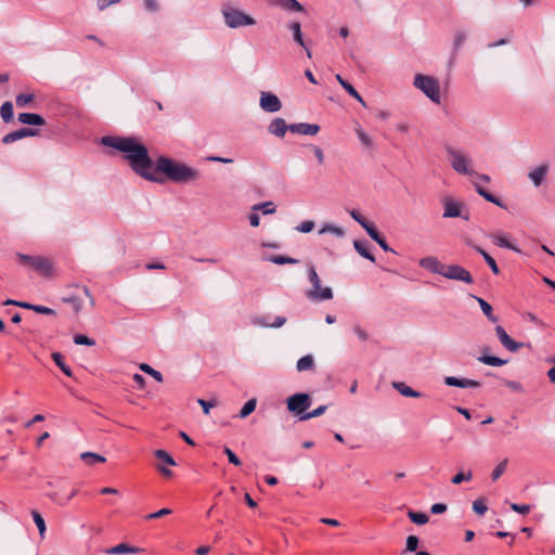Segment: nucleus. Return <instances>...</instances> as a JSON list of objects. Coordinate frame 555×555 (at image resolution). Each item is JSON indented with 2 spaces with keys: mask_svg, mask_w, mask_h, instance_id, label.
I'll use <instances>...</instances> for the list:
<instances>
[{
  "mask_svg": "<svg viewBox=\"0 0 555 555\" xmlns=\"http://www.w3.org/2000/svg\"><path fill=\"white\" fill-rule=\"evenodd\" d=\"M80 459L87 464V465H94L96 463H104L106 459L98 453L94 452H82L80 454Z\"/></svg>",
  "mask_w": 555,
  "mask_h": 555,
  "instance_id": "29",
  "label": "nucleus"
},
{
  "mask_svg": "<svg viewBox=\"0 0 555 555\" xmlns=\"http://www.w3.org/2000/svg\"><path fill=\"white\" fill-rule=\"evenodd\" d=\"M101 144L120 152L134 173L142 179L163 183L165 179L177 184L197 181L199 170L177 159L159 156L154 163L145 144L137 137L106 135Z\"/></svg>",
  "mask_w": 555,
  "mask_h": 555,
  "instance_id": "1",
  "label": "nucleus"
},
{
  "mask_svg": "<svg viewBox=\"0 0 555 555\" xmlns=\"http://www.w3.org/2000/svg\"><path fill=\"white\" fill-rule=\"evenodd\" d=\"M352 332L361 341H366L370 337L367 331L360 324H353Z\"/></svg>",
  "mask_w": 555,
  "mask_h": 555,
  "instance_id": "52",
  "label": "nucleus"
},
{
  "mask_svg": "<svg viewBox=\"0 0 555 555\" xmlns=\"http://www.w3.org/2000/svg\"><path fill=\"white\" fill-rule=\"evenodd\" d=\"M367 235L373 240L375 241L379 246L380 248L384 250V251H387V253H392L395 254L396 251L387 244V242L385 241V238L383 236H380L379 232L376 230L375 227H373L372 229H367Z\"/></svg>",
  "mask_w": 555,
  "mask_h": 555,
  "instance_id": "22",
  "label": "nucleus"
},
{
  "mask_svg": "<svg viewBox=\"0 0 555 555\" xmlns=\"http://www.w3.org/2000/svg\"><path fill=\"white\" fill-rule=\"evenodd\" d=\"M34 93H21L16 96L15 101L17 107H26L34 101Z\"/></svg>",
  "mask_w": 555,
  "mask_h": 555,
  "instance_id": "44",
  "label": "nucleus"
},
{
  "mask_svg": "<svg viewBox=\"0 0 555 555\" xmlns=\"http://www.w3.org/2000/svg\"><path fill=\"white\" fill-rule=\"evenodd\" d=\"M391 386L403 397L421 398L422 393L412 389L403 382H392Z\"/></svg>",
  "mask_w": 555,
  "mask_h": 555,
  "instance_id": "20",
  "label": "nucleus"
},
{
  "mask_svg": "<svg viewBox=\"0 0 555 555\" xmlns=\"http://www.w3.org/2000/svg\"><path fill=\"white\" fill-rule=\"evenodd\" d=\"M335 78L350 96H352L359 103H361L363 106H365V102H364L363 98L359 94V92L353 88L352 85H350L348 81H346L339 74H337L335 76Z\"/></svg>",
  "mask_w": 555,
  "mask_h": 555,
  "instance_id": "21",
  "label": "nucleus"
},
{
  "mask_svg": "<svg viewBox=\"0 0 555 555\" xmlns=\"http://www.w3.org/2000/svg\"><path fill=\"white\" fill-rule=\"evenodd\" d=\"M511 508L516 512V513H519V514H527L529 513L530 511V505H527V504H517V503H512L511 504Z\"/></svg>",
  "mask_w": 555,
  "mask_h": 555,
  "instance_id": "59",
  "label": "nucleus"
},
{
  "mask_svg": "<svg viewBox=\"0 0 555 555\" xmlns=\"http://www.w3.org/2000/svg\"><path fill=\"white\" fill-rule=\"evenodd\" d=\"M351 218L357 221L366 232L367 229H372L374 227L373 223L369 222L359 211L352 209L349 211Z\"/></svg>",
  "mask_w": 555,
  "mask_h": 555,
  "instance_id": "39",
  "label": "nucleus"
},
{
  "mask_svg": "<svg viewBox=\"0 0 555 555\" xmlns=\"http://www.w3.org/2000/svg\"><path fill=\"white\" fill-rule=\"evenodd\" d=\"M550 169L551 165L547 162L530 168L527 176L534 188H539L543 184L547 178Z\"/></svg>",
  "mask_w": 555,
  "mask_h": 555,
  "instance_id": "11",
  "label": "nucleus"
},
{
  "mask_svg": "<svg viewBox=\"0 0 555 555\" xmlns=\"http://www.w3.org/2000/svg\"><path fill=\"white\" fill-rule=\"evenodd\" d=\"M259 106L263 112L273 114L282 109V102L276 94L261 91L259 94Z\"/></svg>",
  "mask_w": 555,
  "mask_h": 555,
  "instance_id": "10",
  "label": "nucleus"
},
{
  "mask_svg": "<svg viewBox=\"0 0 555 555\" xmlns=\"http://www.w3.org/2000/svg\"><path fill=\"white\" fill-rule=\"evenodd\" d=\"M223 452L227 454L228 460L231 464L235 466L241 465V460L236 456V454L228 447H224Z\"/></svg>",
  "mask_w": 555,
  "mask_h": 555,
  "instance_id": "58",
  "label": "nucleus"
},
{
  "mask_svg": "<svg viewBox=\"0 0 555 555\" xmlns=\"http://www.w3.org/2000/svg\"><path fill=\"white\" fill-rule=\"evenodd\" d=\"M253 211H262L263 215H273L276 211V206L273 202L268 201L259 204H255L251 207Z\"/></svg>",
  "mask_w": 555,
  "mask_h": 555,
  "instance_id": "31",
  "label": "nucleus"
},
{
  "mask_svg": "<svg viewBox=\"0 0 555 555\" xmlns=\"http://www.w3.org/2000/svg\"><path fill=\"white\" fill-rule=\"evenodd\" d=\"M468 33L464 29H459L453 35V50L457 51L462 48L464 42L467 40Z\"/></svg>",
  "mask_w": 555,
  "mask_h": 555,
  "instance_id": "35",
  "label": "nucleus"
},
{
  "mask_svg": "<svg viewBox=\"0 0 555 555\" xmlns=\"http://www.w3.org/2000/svg\"><path fill=\"white\" fill-rule=\"evenodd\" d=\"M326 233L333 234L337 237H343L345 235V231L343 228L332 224V223H326L319 230V234H326Z\"/></svg>",
  "mask_w": 555,
  "mask_h": 555,
  "instance_id": "33",
  "label": "nucleus"
},
{
  "mask_svg": "<svg viewBox=\"0 0 555 555\" xmlns=\"http://www.w3.org/2000/svg\"><path fill=\"white\" fill-rule=\"evenodd\" d=\"M287 130H289V125L281 117L274 118L268 126L269 133L278 138H283Z\"/></svg>",
  "mask_w": 555,
  "mask_h": 555,
  "instance_id": "18",
  "label": "nucleus"
},
{
  "mask_svg": "<svg viewBox=\"0 0 555 555\" xmlns=\"http://www.w3.org/2000/svg\"><path fill=\"white\" fill-rule=\"evenodd\" d=\"M495 333L500 340V343L503 345L504 348H506L511 352H516L522 344L514 341L503 326L496 325L495 326Z\"/></svg>",
  "mask_w": 555,
  "mask_h": 555,
  "instance_id": "14",
  "label": "nucleus"
},
{
  "mask_svg": "<svg viewBox=\"0 0 555 555\" xmlns=\"http://www.w3.org/2000/svg\"><path fill=\"white\" fill-rule=\"evenodd\" d=\"M76 494H77V490L73 489L72 491H69L68 494L53 492V493L49 494V496L53 502L63 506V505H66Z\"/></svg>",
  "mask_w": 555,
  "mask_h": 555,
  "instance_id": "25",
  "label": "nucleus"
},
{
  "mask_svg": "<svg viewBox=\"0 0 555 555\" xmlns=\"http://www.w3.org/2000/svg\"><path fill=\"white\" fill-rule=\"evenodd\" d=\"M0 115L4 122L13 120V104L10 101H7L1 105Z\"/></svg>",
  "mask_w": 555,
  "mask_h": 555,
  "instance_id": "36",
  "label": "nucleus"
},
{
  "mask_svg": "<svg viewBox=\"0 0 555 555\" xmlns=\"http://www.w3.org/2000/svg\"><path fill=\"white\" fill-rule=\"evenodd\" d=\"M143 1H144L145 9L149 12L154 13L159 10V4H158L157 0H143Z\"/></svg>",
  "mask_w": 555,
  "mask_h": 555,
  "instance_id": "64",
  "label": "nucleus"
},
{
  "mask_svg": "<svg viewBox=\"0 0 555 555\" xmlns=\"http://www.w3.org/2000/svg\"><path fill=\"white\" fill-rule=\"evenodd\" d=\"M443 218H463L469 220L470 215L464 203L448 197L443 201Z\"/></svg>",
  "mask_w": 555,
  "mask_h": 555,
  "instance_id": "7",
  "label": "nucleus"
},
{
  "mask_svg": "<svg viewBox=\"0 0 555 555\" xmlns=\"http://www.w3.org/2000/svg\"><path fill=\"white\" fill-rule=\"evenodd\" d=\"M507 463L508 460L504 459L494 467V469L491 473V479L493 481L498 480L505 473L507 468Z\"/></svg>",
  "mask_w": 555,
  "mask_h": 555,
  "instance_id": "41",
  "label": "nucleus"
},
{
  "mask_svg": "<svg viewBox=\"0 0 555 555\" xmlns=\"http://www.w3.org/2000/svg\"><path fill=\"white\" fill-rule=\"evenodd\" d=\"M169 514H171V509H169V508H162V509H159V511H157L155 513L149 514L146 516V519H156V518H160L163 516H167Z\"/></svg>",
  "mask_w": 555,
  "mask_h": 555,
  "instance_id": "61",
  "label": "nucleus"
},
{
  "mask_svg": "<svg viewBox=\"0 0 555 555\" xmlns=\"http://www.w3.org/2000/svg\"><path fill=\"white\" fill-rule=\"evenodd\" d=\"M286 403L287 410L300 421V415H305L311 405V398L308 393L298 392L288 397Z\"/></svg>",
  "mask_w": 555,
  "mask_h": 555,
  "instance_id": "6",
  "label": "nucleus"
},
{
  "mask_svg": "<svg viewBox=\"0 0 555 555\" xmlns=\"http://www.w3.org/2000/svg\"><path fill=\"white\" fill-rule=\"evenodd\" d=\"M281 4L289 11L301 12L304 7L297 0H282Z\"/></svg>",
  "mask_w": 555,
  "mask_h": 555,
  "instance_id": "50",
  "label": "nucleus"
},
{
  "mask_svg": "<svg viewBox=\"0 0 555 555\" xmlns=\"http://www.w3.org/2000/svg\"><path fill=\"white\" fill-rule=\"evenodd\" d=\"M418 538L416 535H409L406 538V552H415L418 546Z\"/></svg>",
  "mask_w": 555,
  "mask_h": 555,
  "instance_id": "57",
  "label": "nucleus"
},
{
  "mask_svg": "<svg viewBox=\"0 0 555 555\" xmlns=\"http://www.w3.org/2000/svg\"><path fill=\"white\" fill-rule=\"evenodd\" d=\"M473 478V474L470 470H468L467 473H457L456 475L453 476V478L451 479V482L453 485H460L461 482L463 481H469L472 480Z\"/></svg>",
  "mask_w": 555,
  "mask_h": 555,
  "instance_id": "53",
  "label": "nucleus"
},
{
  "mask_svg": "<svg viewBox=\"0 0 555 555\" xmlns=\"http://www.w3.org/2000/svg\"><path fill=\"white\" fill-rule=\"evenodd\" d=\"M356 133H357L358 139L360 140V142L363 145H365L367 147L372 146V144H373L372 139L361 128H358L356 130Z\"/></svg>",
  "mask_w": 555,
  "mask_h": 555,
  "instance_id": "55",
  "label": "nucleus"
},
{
  "mask_svg": "<svg viewBox=\"0 0 555 555\" xmlns=\"http://www.w3.org/2000/svg\"><path fill=\"white\" fill-rule=\"evenodd\" d=\"M353 247L357 250V253L361 255L363 258L370 260L371 262H375V257L369 251L366 243L361 241H354Z\"/></svg>",
  "mask_w": 555,
  "mask_h": 555,
  "instance_id": "32",
  "label": "nucleus"
},
{
  "mask_svg": "<svg viewBox=\"0 0 555 555\" xmlns=\"http://www.w3.org/2000/svg\"><path fill=\"white\" fill-rule=\"evenodd\" d=\"M473 511L480 516L483 515L488 511L485 500L483 499L475 500L473 502Z\"/></svg>",
  "mask_w": 555,
  "mask_h": 555,
  "instance_id": "54",
  "label": "nucleus"
},
{
  "mask_svg": "<svg viewBox=\"0 0 555 555\" xmlns=\"http://www.w3.org/2000/svg\"><path fill=\"white\" fill-rule=\"evenodd\" d=\"M52 359L54 363L62 370V372L67 375L72 376V370L70 367L64 362L63 356L59 352L52 353Z\"/></svg>",
  "mask_w": 555,
  "mask_h": 555,
  "instance_id": "40",
  "label": "nucleus"
},
{
  "mask_svg": "<svg viewBox=\"0 0 555 555\" xmlns=\"http://www.w3.org/2000/svg\"><path fill=\"white\" fill-rule=\"evenodd\" d=\"M418 264L421 268H423L431 273L439 274V275L443 274L444 263H442L435 256H427V257L420 259Z\"/></svg>",
  "mask_w": 555,
  "mask_h": 555,
  "instance_id": "13",
  "label": "nucleus"
},
{
  "mask_svg": "<svg viewBox=\"0 0 555 555\" xmlns=\"http://www.w3.org/2000/svg\"><path fill=\"white\" fill-rule=\"evenodd\" d=\"M256 406H257V399L256 398L249 399L247 402H245V404L241 409L237 416L240 418H246L248 415H250L255 411Z\"/></svg>",
  "mask_w": 555,
  "mask_h": 555,
  "instance_id": "37",
  "label": "nucleus"
},
{
  "mask_svg": "<svg viewBox=\"0 0 555 555\" xmlns=\"http://www.w3.org/2000/svg\"><path fill=\"white\" fill-rule=\"evenodd\" d=\"M488 237L492 241L493 244H495L499 247L520 253V249L508 241V235L504 232L490 233Z\"/></svg>",
  "mask_w": 555,
  "mask_h": 555,
  "instance_id": "16",
  "label": "nucleus"
},
{
  "mask_svg": "<svg viewBox=\"0 0 555 555\" xmlns=\"http://www.w3.org/2000/svg\"><path fill=\"white\" fill-rule=\"evenodd\" d=\"M314 369V359L311 354L301 357L296 363L298 372L311 371Z\"/></svg>",
  "mask_w": 555,
  "mask_h": 555,
  "instance_id": "27",
  "label": "nucleus"
},
{
  "mask_svg": "<svg viewBox=\"0 0 555 555\" xmlns=\"http://www.w3.org/2000/svg\"><path fill=\"white\" fill-rule=\"evenodd\" d=\"M444 384L447 386L460 387V388H477L480 386V383L475 379L457 378L454 376L444 377Z\"/></svg>",
  "mask_w": 555,
  "mask_h": 555,
  "instance_id": "17",
  "label": "nucleus"
},
{
  "mask_svg": "<svg viewBox=\"0 0 555 555\" xmlns=\"http://www.w3.org/2000/svg\"><path fill=\"white\" fill-rule=\"evenodd\" d=\"M31 516H33V519H34L38 530H39L40 535L43 537L46 533V529H47L44 519L37 511H33Z\"/></svg>",
  "mask_w": 555,
  "mask_h": 555,
  "instance_id": "47",
  "label": "nucleus"
},
{
  "mask_svg": "<svg viewBox=\"0 0 555 555\" xmlns=\"http://www.w3.org/2000/svg\"><path fill=\"white\" fill-rule=\"evenodd\" d=\"M154 454L158 460L167 465L175 466L177 464L173 457L165 450H156Z\"/></svg>",
  "mask_w": 555,
  "mask_h": 555,
  "instance_id": "45",
  "label": "nucleus"
},
{
  "mask_svg": "<svg viewBox=\"0 0 555 555\" xmlns=\"http://www.w3.org/2000/svg\"><path fill=\"white\" fill-rule=\"evenodd\" d=\"M442 276L449 280L463 282L465 284L474 283V279L470 272L464 267L455 263L444 264Z\"/></svg>",
  "mask_w": 555,
  "mask_h": 555,
  "instance_id": "9",
  "label": "nucleus"
},
{
  "mask_svg": "<svg viewBox=\"0 0 555 555\" xmlns=\"http://www.w3.org/2000/svg\"><path fill=\"white\" fill-rule=\"evenodd\" d=\"M504 385L513 391H517V392L524 391L521 384L516 380H505Z\"/></svg>",
  "mask_w": 555,
  "mask_h": 555,
  "instance_id": "62",
  "label": "nucleus"
},
{
  "mask_svg": "<svg viewBox=\"0 0 555 555\" xmlns=\"http://www.w3.org/2000/svg\"><path fill=\"white\" fill-rule=\"evenodd\" d=\"M22 139H23L22 132H21V129H18V130H15V131H12V132L5 134L2 138V143L11 144V143L16 142V141L22 140Z\"/></svg>",
  "mask_w": 555,
  "mask_h": 555,
  "instance_id": "51",
  "label": "nucleus"
},
{
  "mask_svg": "<svg viewBox=\"0 0 555 555\" xmlns=\"http://www.w3.org/2000/svg\"><path fill=\"white\" fill-rule=\"evenodd\" d=\"M289 29L292 30L293 33V37H294V40L299 44L301 46L302 48H305V41H304V37H302V33H301V26H300V23L299 22H293L289 24Z\"/></svg>",
  "mask_w": 555,
  "mask_h": 555,
  "instance_id": "38",
  "label": "nucleus"
},
{
  "mask_svg": "<svg viewBox=\"0 0 555 555\" xmlns=\"http://www.w3.org/2000/svg\"><path fill=\"white\" fill-rule=\"evenodd\" d=\"M268 260L275 264H295L297 259L287 256H271Z\"/></svg>",
  "mask_w": 555,
  "mask_h": 555,
  "instance_id": "46",
  "label": "nucleus"
},
{
  "mask_svg": "<svg viewBox=\"0 0 555 555\" xmlns=\"http://www.w3.org/2000/svg\"><path fill=\"white\" fill-rule=\"evenodd\" d=\"M140 370L149 375H151L155 380H157L158 383H162L163 382V375L159 371H156L155 369H153L151 365L146 364V363H142L140 364Z\"/></svg>",
  "mask_w": 555,
  "mask_h": 555,
  "instance_id": "43",
  "label": "nucleus"
},
{
  "mask_svg": "<svg viewBox=\"0 0 555 555\" xmlns=\"http://www.w3.org/2000/svg\"><path fill=\"white\" fill-rule=\"evenodd\" d=\"M315 222L312 220H306L295 227V230L300 233H310L313 231Z\"/></svg>",
  "mask_w": 555,
  "mask_h": 555,
  "instance_id": "49",
  "label": "nucleus"
},
{
  "mask_svg": "<svg viewBox=\"0 0 555 555\" xmlns=\"http://www.w3.org/2000/svg\"><path fill=\"white\" fill-rule=\"evenodd\" d=\"M74 343L76 345L94 346L95 341L86 335H75Z\"/></svg>",
  "mask_w": 555,
  "mask_h": 555,
  "instance_id": "56",
  "label": "nucleus"
},
{
  "mask_svg": "<svg viewBox=\"0 0 555 555\" xmlns=\"http://www.w3.org/2000/svg\"><path fill=\"white\" fill-rule=\"evenodd\" d=\"M474 186H475V190L476 192L482 196L486 201L501 207V208H504V204L502 203V201L498 197H495L494 195H492L491 193H489L487 190H485L483 188H481L477 182H473Z\"/></svg>",
  "mask_w": 555,
  "mask_h": 555,
  "instance_id": "24",
  "label": "nucleus"
},
{
  "mask_svg": "<svg viewBox=\"0 0 555 555\" xmlns=\"http://www.w3.org/2000/svg\"><path fill=\"white\" fill-rule=\"evenodd\" d=\"M474 186H475V190L476 192L482 196L486 201L501 207V208H504V204L502 203V201L498 197H495L494 195H492L491 193H489L487 190H485L483 188H481L477 182H473Z\"/></svg>",
  "mask_w": 555,
  "mask_h": 555,
  "instance_id": "23",
  "label": "nucleus"
},
{
  "mask_svg": "<svg viewBox=\"0 0 555 555\" xmlns=\"http://www.w3.org/2000/svg\"><path fill=\"white\" fill-rule=\"evenodd\" d=\"M478 361L491 366H502L507 363V360L501 359L495 356H480L478 357Z\"/></svg>",
  "mask_w": 555,
  "mask_h": 555,
  "instance_id": "34",
  "label": "nucleus"
},
{
  "mask_svg": "<svg viewBox=\"0 0 555 555\" xmlns=\"http://www.w3.org/2000/svg\"><path fill=\"white\" fill-rule=\"evenodd\" d=\"M409 518L416 525H425L428 522V516L425 513H417L413 511H409Z\"/></svg>",
  "mask_w": 555,
  "mask_h": 555,
  "instance_id": "42",
  "label": "nucleus"
},
{
  "mask_svg": "<svg viewBox=\"0 0 555 555\" xmlns=\"http://www.w3.org/2000/svg\"><path fill=\"white\" fill-rule=\"evenodd\" d=\"M250 323L253 326L262 327V328H280L286 323V318L282 315H278L273 319L272 322L269 321V318L266 315H254L250 319Z\"/></svg>",
  "mask_w": 555,
  "mask_h": 555,
  "instance_id": "12",
  "label": "nucleus"
},
{
  "mask_svg": "<svg viewBox=\"0 0 555 555\" xmlns=\"http://www.w3.org/2000/svg\"><path fill=\"white\" fill-rule=\"evenodd\" d=\"M221 15L227 27L236 29L256 25V20L240 8L224 2L221 7Z\"/></svg>",
  "mask_w": 555,
  "mask_h": 555,
  "instance_id": "2",
  "label": "nucleus"
},
{
  "mask_svg": "<svg viewBox=\"0 0 555 555\" xmlns=\"http://www.w3.org/2000/svg\"><path fill=\"white\" fill-rule=\"evenodd\" d=\"M326 405H320L317 409L312 410L311 412H307L305 415H300V421H307L313 417H319L326 411Z\"/></svg>",
  "mask_w": 555,
  "mask_h": 555,
  "instance_id": "48",
  "label": "nucleus"
},
{
  "mask_svg": "<svg viewBox=\"0 0 555 555\" xmlns=\"http://www.w3.org/2000/svg\"><path fill=\"white\" fill-rule=\"evenodd\" d=\"M473 248L479 253L482 258L485 259V261L488 263V266L490 267L491 271L494 273V274H499L500 273V269L495 262V260L486 251L483 250L482 248H480L479 246H476V245H473Z\"/></svg>",
  "mask_w": 555,
  "mask_h": 555,
  "instance_id": "30",
  "label": "nucleus"
},
{
  "mask_svg": "<svg viewBox=\"0 0 555 555\" xmlns=\"http://www.w3.org/2000/svg\"><path fill=\"white\" fill-rule=\"evenodd\" d=\"M119 2L120 0H96V7L100 11H104L108 7Z\"/></svg>",
  "mask_w": 555,
  "mask_h": 555,
  "instance_id": "60",
  "label": "nucleus"
},
{
  "mask_svg": "<svg viewBox=\"0 0 555 555\" xmlns=\"http://www.w3.org/2000/svg\"><path fill=\"white\" fill-rule=\"evenodd\" d=\"M473 297L477 300L480 309L482 310L485 315L488 318V320L493 323H496L498 318L493 314L491 305L480 297H477V296H473Z\"/></svg>",
  "mask_w": 555,
  "mask_h": 555,
  "instance_id": "28",
  "label": "nucleus"
},
{
  "mask_svg": "<svg viewBox=\"0 0 555 555\" xmlns=\"http://www.w3.org/2000/svg\"><path fill=\"white\" fill-rule=\"evenodd\" d=\"M17 119L24 125L43 126L46 124L43 117L35 113H21Z\"/></svg>",
  "mask_w": 555,
  "mask_h": 555,
  "instance_id": "19",
  "label": "nucleus"
},
{
  "mask_svg": "<svg viewBox=\"0 0 555 555\" xmlns=\"http://www.w3.org/2000/svg\"><path fill=\"white\" fill-rule=\"evenodd\" d=\"M308 279L311 283V288L306 292V297L311 301H326L331 300L334 296L333 289L330 286H322L321 279L313 266L308 268Z\"/></svg>",
  "mask_w": 555,
  "mask_h": 555,
  "instance_id": "4",
  "label": "nucleus"
},
{
  "mask_svg": "<svg viewBox=\"0 0 555 555\" xmlns=\"http://www.w3.org/2000/svg\"><path fill=\"white\" fill-rule=\"evenodd\" d=\"M311 149L314 153V156L318 159L319 165H323L325 157H324V153H323L322 149L318 145H311Z\"/></svg>",
  "mask_w": 555,
  "mask_h": 555,
  "instance_id": "63",
  "label": "nucleus"
},
{
  "mask_svg": "<svg viewBox=\"0 0 555 555\" xmlns=\"http://www.w3.org/2000/svg\"><path fill=\"white\" fill-rule=\"evenodd\" d=\"M447 158L451 168L459 175L473 177V159L469 154L462 149L454 146L446 147Z\"/></svg>",
  "mask_w": 555,
  "mask_h": 555,
  "instance_id": "3",
  "label": "nucleus"
},
{
  "mask_svg": "<svg viewBox=\"0 0 555 555\" xmlns=\"http://www.w3.org/2000/svg\"><path fill=\"white\" fill-rule=\"evenodd\" d=\"M21 263L34 269L35 271L48 275L52 271V263L44 257H33L24 254H17Z\"/></svg>",
  "mask_w": 555,
  "mask_h": 555,
  "instance_id": "8",
  "label": "nucleus"
},
{
  "mask_svg": "<svg viewBox=\"0 0 555 555\" xmlns=\"http://www.w3.org/2000/svg\"><path fill=\"white\" fill-rule=\"evenodd\" d=\"M413 86L421 90L433 103L440 104V82L437 78L429 75L417 74L414 76Z\"/></svg>",
  "mask_w": 555,
  "mask_h": 555,
  "instance_id": "5",
  "label": "nucleus"
},
{
  "mask_svg": "<svg viewBox=\"0 0 555 555\" xmlns=\"http://www.w3.org/2000/svg\"><path fill=\"white\" fill-rule=\"evenodd\" d=\"M141 550L139 547L130 546L126 543H120L107 551L108 554L120 555V554H135Z\"/></svg>",
  "mask_w": 555,
  "mask_h": 555,
  "instance_id": "26",
  "label": "nucleus"
},
{
  "mask_svg": "<svg viewBox=\"0 0 555 555\" xmlns=\"http://www.w3.org/2000/svg\"><path fill=\"white\" fill-rule=\"evenodd\" d=\"M289 131L302 135H315L320 131L317 124L298 122L289 125Z\"/></svg>",
  "mask_w": 555,
  "mask_h": 555,
  "instance_id": "15",
  "label": "nucleus"
}]
</instances>
